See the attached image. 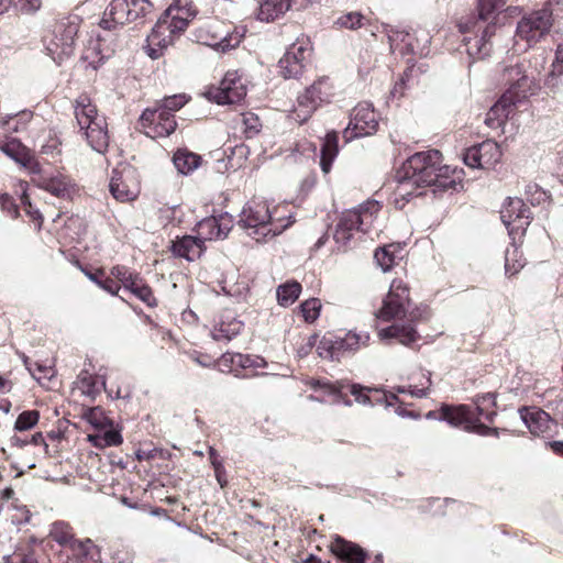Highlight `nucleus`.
<instances>
[{
    "instance_id": "f257e3e1",
    "label": "nucleus",
    "mask_w": 563,
    "mask_h": 563,
    "mask_svg": "<svg viewBox=\"0 0 563 563\" xmlns=\"http://www.w3.org/2000/svg\"><path fill=\"white\" fill-rule=\"evenodd\" d=\"M450 173H454L446 165H442V154L438 150L418 152L411 155L396 172L398 181L397 194L402 203L410 201L413 196H421L422 192L415 194V189L431 187L434 196L449 190H455L460 185Z\"/></svg>"
},
{
    "instance_id": "f03ea898",
    "label": "nucleus",
    "mask_w": 563,
    "mask_h": 563,
    "mask_svg": "<svg viewBox=\"0 0 563 563\" xmlns=\"http://www.w3.org/2000/svg\"><path fill=\"white\" fill-rule=\"evenodd\" d=\"M311 386L313 388L324 389L329 395L334 396L335 402H343L346 406H351L352 402L344 393L345 389L355 397V401L358 404L371 407L382 404H385L386 406L391 405L389 397L385 391L378 388L364 387L360 384L349 383L346 380H336L331 383L318 379L314 380Z\"/></svg>"
},
{
    "instance_id": "7ed1b4c3",
    "label": "nucleus",
    "mask_w": 563,
    "mask_h": 563,
    "mask_svg": "<svg viewBox=\"0 0 563 563\" xmlns=\"http://www.w3.org/2000/svg\"><path fill=\"white\" fill-rule=\"evenodd\" d=\"M553 13L550 7L533 10L522 15L517 23L516 36L529 46L540 42L553 25Z\"/></svg>"
},
{
    "instance_id": "20e7f679",
    "label": "nucleus",
    "mask_w": 563,
    "mask_h": 563,
    "mask_svg": "<svg viewBox=\"0 0 563 563\" xmlns=\"http://www.w3.org/2000/svg\"><path fill=\"white\" fill-rule=\"evenodd\" d=\"M312 45L307 37L297 38L290 44L278 62L279 74L285 79H298L311 62Z\"/></svg>"
},
{
    "instance_id": "39448f33",
    "label": "nucleus",
    "mask_w": 563,
    "mask_h": 563,
    "mask_svg": "<svg viewBox=\"0 0 563 563\" xmlns=\"http://www.w3.org/2000/svg\"><path fill=\"white\" fill-rule=\"evenodd\" d=\"M180 11V9L169 7L161 15L146 41L159 47H168L174 36L180 35L188 27L189 19L181 15ZM187 15H189L188 12Z\"/></svg>"
},
{
    "instance_id": "423d86ee",
    "label": "nucleus",
    "mask_w": 563,
    "mask_h": 563,
    "mask_svg": "<svg viewBox=\"0 0 563 563\" xmlns=\"http://www.w3.org/2000/svg\"><path fill=\"white\" fill-rule=\"evenodd\" d=\"M361 336L353 332H347L343 336L327 333L317 345L318 355L330 361H340L342 357L353 353L360 347Z\"/></svg>"
},
{
    "instance_id": "0eeeda50",
    "label": "nucleus",
    "mask_w": 563,
    "mask_h": 563,
    "mask_svg": "<svg viewBox=\"0 0 563 563\" xmlns=\"http://www.w3.org/2000/svg\"><path fill=\"white\" fill-rule=\"evenodd\" d=\"M32 183L36 187L64 200L73 199L77 191V184L73 178L59 172L55 174L48 173L41 165L38 166V173L32 175Z\"/></svg>"
},
{
    "instance_id": "6e6552de",
    "label": "nucleus",
    "mask_w": 563,
    "mask_h": 563,
    "mask_svg": "<svg viewBox=\"0 0 563 563\" xmlns=\"http://www.w3.org/2000/svg\"><path fill=\"white\" fill-rule=\"evenodd\" d=\"M272 216L266 203L254 202L243 208L238 224L244 229H252L253 232H251L250 235L256 241H261L272 232L268 228Z\"/></svg>"
},
{
    "instance_id": "1a4fd4ad",
    "label": "nucleus",
    "mask_w": 563,
    "mask_h": 563,
    "mask_svg": "<svg viewBox=\"0 0 563 563\" xmlns=\"http://www.w3.org/2000/svg\"><path fill=\"white\" fill-rule=\"evenodd\" d=\"M378 121L369 103H358L352 111L351 120L343 132L346 141L354 137L372 135L377 131Z\"/></svg>"
},
{
    "instance_id": "9d476101",
    "label": "nucleus",
    "mask_w": 563,
    "mask_h": 563,
    "mask_svg": "<svg viewBox=\"0 0 563 563\" xmlns=\"http://www.w3.org/2000/svg\"><path fill=\"white\" fill-rule=\"evenodd\" d=\"M207 98L218 104H235L246 96V88L235 73H227L218 87H210Z\"/></svg>"
},
{
    "instance_id": "9b49d317",
    "label": "nucleus",
    "mask_w": 563,
    "mask_h": 563,
    "mask_svg": "<svg viewBox=\"0 0 563 563\" xmlns=\"http://www.w3.org/2000/svg\"><path fill=\"white\" fill-rule=\"evenodd\" d=\"M140 123L143 128H148L152 131L153 137L168 136L177 128L174 114L162 104L145 109L140 117Z\"/></svg>"
},
{
    "instance_id": "f8f14e48",
    "label": "nucleus",
    "mask_w": 563,
    "mask_h": 563,
    "mask_svg": "<svg viewBox=\"0 0 563 563\" xmlns=\"http://www.w3.org/2000/svg\"><path fill=\"white\" fill-rule=\"evenodd\" d=\"M500 157L499 145L492 140L473 145L463 154L464 163L472 168H490L500 161Z\"/></svg>"
},
{
    "instance_id": "ddd939ff",
    "label": "nucleus",
    "mask_w": 563,
    "mask_h": 563,
    "mask_svg": "<svg viewBox=\"0 0 563 563\" xmlns=\"http://www.w3.org/2000/svg\"><path fill=\"white\" fill-rule=\"evenodd\" d=\"M77 31V25L73 23L56 26L53 37L46 45L48 55L54 62L60 64L65 57H69L73 54Z\"/></svg>"
},
{
    "instance_id": "4468645a",
    "label": "nucleus",
    "mask_w": 563,
    "mask_h": 563,
    "mask_svg": "<svg viewBox=\"0 0 563 563\" xmlns=\"http://www.w3.org/2000/svg\"><path fill=\"white\" fill-rule=\"evenodd\" d=\"M406 303H409V288L401 279H394L376 317L389 321L405 311Z\"/></svg>"
},
{
    "instance_id": "2eb2a0df",
    "label": "nucleus",
    "mask_w": 563,
    "mask_h": 563,
    "mask_svg": "<svg viewBox=\"0 0 563 563\" xmlns=\"http://www.w3.org/2000/svg\"><path fill=\"white\" fill-rule=\"evenodd\" d=\"M320 1L321 0H257L258 10L256 18L262 22H271L278 19L290 9L300 11Z\"/></svg>"
},
{
    "instance_id": "dca6fc26",
    "label": "nucleus",
    "mask_w": 563,
    "mask_h": 563,
    "mask_svg": "<svg viewBox=\"0 0 563 563\" xmlns=\"http://www.w3.org/2000/svg\"><path fill=\"white\" fill-rule=\"evenodd\" d=\"M500 219L510 231L523 229L529 225L531 219L530 209L520 198H508L500 210Z\"/></svg>"
},
{
    "instance_id": "f3484780",
    "label": "nucleus",
    "mask_w": 563,
    "mask_h": 563,
    "mask_svg": "<svg viewBox=\"0 0 563 563\" xmlns=\"http://www.w3.org/2000/svg\"><path fill=\"white\" fill-rule=\"evenodd\" d=\"M1 151L24 168L30 175L38 173L41 165L34 153L18 139H10L1 145Z\"/></svg>"
},
{
    "instance_id": "a211bd4d",
    "label": "nucleus",
    "mask_w": 563,
    "mask_h": 563,
    "mask_svg": "<svg viewBox=\"0 0 563 563\" xmlns=\"http://www.w3.org/2000/svg\"><path fill=\"white\" fill-rule=\"evenodd\" d=\"M504 79L509 85L506 92H511L515 101L522 102L529 95H531V80L525 74L522 64H516L507 67L504 73Z\"/></svg>"
},
{
    "instance_id": "6ab92c4d",
    "label": "nucleus",
    "mask_w": 563,
    "mask_h": 563,
    "mask_svg": "<svg viewBox=\"0 0 563 563\" xmlns=\"http://www.w3.org/2000/svg\"><path fill=\"white\" fill-rule=\"evenodd\" d=\"M363 207L360 209L347 210L342 213L336 223L333 238L336 243L346 246L353 235V231H363Z\"/></svg>"
},
{
    "instance_id": "aec40b11",
    "label": "nucleus",
    "mask_w": 563,
    "mask_h": 563,
    "mask_svg": "<svg viewBox=\"0 0 563 563\" xmlns=\"http://www.w3.org/2000/svg\"><path fill=\"white\" fill-rule=\"evenodd\" d=\"M322 85V81L313 82L298 97L297 117L301 122L307 121L328 97L321 89Z\"/></svg>"
},
{
    "instance_id": "412c9836",
    "label": "nucleus",
    "mask_w": 563,
    "mask_h": 563,
    "mask_svg": "<svg viewBox=\"0 0 563 563\" xmlns=\"http://www.w3.org/2000/svg\"><path fill=\"white\" fill-rule=\"evenodd\" d=\"M212 26L206 25L200 27L196 33V38L203 45L214 47L218 51L227 52L231 48L236 47L241 42V36L229 34L218 35L211 32Z\"/></svg>"
},
{
    "instance_id": "4be33fe9",
    "label": "nucleus",
    "mask_w": 563,
    "mask_h": 563,
    "mask_svg": "<svg viewBox=\"0 0 563 563\" xmlns=\"http://www.w3.org/2000/svg\"><path fill=\"white\" fill-rule=\"evenodd\" d=\"M518 412L522 422L533 435H540L550 430L551 417L544 410L537 407H521Z\"/></svg>"
},
{
    "instance_id": "5701e85b",
    "label": "nucleus",
    "mask_w": 563,
    "mask_h": 563,
    "mask_svg": "<svg viewBox=\"0 0 563 563\" xmlns=\"http://www.w3.org/2000/svg\"><path fill=\"white\" fill-rule=\"evenodd\" d=\"M519 101H515L511 92H505L486 114L485 124L490 129L500 128L509 117L512 107H516Z\"/></svg>"
},
{
    "instance_id": "b1692460",
    "label": "nucleus",
    "mask_w": 563,
    "mask_h": 563,
    "mask_svg": "<svg viewBox=\"0 0 563 563\" xmlns=\"http://www.w3.org/2000/svg\"><path fill=\"white\" fill-rule=\"evenodd\" d=\"M132 175L133 170L130 167H124L122 170H112L109 190L118 201L126 202L136 198V192L126 183Z\"/></svg>"
},
{
    "instance_id": "393cba45",
    "label": "nucleus",
    "mask_w": 563,
    "mask_h": 563,
    "mask_svg": "<svg viewBox=\"0 0 563 563\" xmlns=\"http://www.w3.org/2000/svg\"><path fill=\"white\" fill-rule=\"evenodd\" d=\"M205 250L206 246L202 241L192 235L177 238L170 246L174 256L186 258L188 262L200 258Z\"/></svg>"
},
{
    "instance_id": "a878e982",
    "label": "nucleus",
    "mask_w": 563,
    "mask_h": 563,
    "mask_svg": "<svg viewBox=\"0 0 563 563\" xmlns=\"http://www.w3.org/2000/svg\"><path fill=\"white\" fill-rule=\"evenodd\" d=\"M474 410L467 405H442L440 408V420L446 421L452 427H463L470 423Z\"/></svg>"
},
{
    "instance_id": "bb28decb",
    "label": "nucleus",
    "mask_w": 563,
    "mask_h": 563,
    "mask_svg": "<svg viewBox=\"0 0 563 563\" xmlns=\"http://www.w3.org/2000/svg\"><path fill=\"white\" fill-rule=\"evenodd\" d=\"M331 550L343 563H365L366 552L357 544L345 541L341 537H336Z\"/></svg>"
},
{
    "instance_id": "cd10ccee",
    "label": "nucleus",
    "mask_w": 563,
    "mask_h": 563,
    "mask_svg": "<svg viewBox=\"0 0 563 563\" xmlns=\"http://www.w3.org/2000/svg\"><path fill=\"white\" fill-rule=\"evenodd\" d=\"M86 139L91 148L100 154L107 152L109 135L106 119H98L97 122L84 129Z\"/></svg>"
},
{
    "instance_id": "c85d7f7f",
    "label": "nucleus",
    "mask_w": 563,
    "mask_h": 563,
    "mask_svg": "<svg viewBox=\"0 0 563 563\" xmlns=\"http://www.w3.org/2000/svg\"><path fill=\"white\" fill-rule=\"evenodd\" d=\"M75 117L80 130L102 119L98 115L97 107L91 103L89 96L80 95L75 101Z\"/></svg>"
},
{
    "instance_id": "c756f323",
    "label": "nucleus",
    "mask_w": 563,
    "mask_h": 563,
    "mask_svg": "<svg viewBox=\"0 0 563 563\" xmlns=\"http://www.w3.org/2000/svg\"><path fill=\"white\" fill-rule=\"evenodd\" d=\"M339 154V135L335 131L328 132L320 150V167L324 174L330 173L332 163Z\"/></svg>"
},
{
    "instance_id": "7c9ffc66",
    "label": "nucleus",
    "mask_w": 563,
    "mask_h": 563,
    "mask_svg": "<svg viewBox=\"0 0 563 563\" xmlns=\"http://www.w3.org/2000/svg\"><path fill=\"white\" fill-rule=\"evenodd\" d=\"M382 340L396 339L404 345H410L419 338L418 332L411 325L393 324L378 332Z\"/></svg>"
},
{
    "instance_id": "2f4dec72",
    "label": "nucleus",
    "mask_w": 563,
    "mask_h": 563,
    "mask_svg": "<svg viewBox=\"0 0 563 563\" xmlns=\"http://www.w3.org/2000/svg\"><path fill=\"white\" fill-rule=\"evenodd\" d=\"M201 161L200 155L189 152L188 150H178L173 157L176 169L183 175H188L197 169Z\"/></svg>"
},
{
    "instance_id": "473e14b6",
    "label": "nucleus",
    "mask_w": 563,
    "mask_h": 563,
    "mask_svg": "<svg viewBox=\"0 0 563 563\" xmlns=\"http://www.w3.org/2000/svg\"><path fill=\"white\" fill-rule=\"evenodd\" d=\"M124 288L130 290L147 306H156V299L153 295L152 288L139 276V274H135L130 280H128Z\"/></svg>"
},
{
    "instance_id": "72a5a7b5",
    "label": "nucleus",
    "mask_w": 563,
    "mask_h": 563,
    "mask_svg": "<svg viewBox=\"0 0 563 563\" xmlns=\"http://www.w3.org/2000/svg\"><path fill=\"white\" fill-rule=\"evenodd\" d=\"M106 15L110 16L114 24L119 25L135 21V14L131 13L128 0H112Z\"/></svg>"
},
{
    "instance_id": "f704fd0d",
    "label": "nucleus",
    "mask_w": 563,
    "mask_h": 563,
    "mask_svg": "<svg viewBox=\"0 0 563 563\" xmlns=\"http://www.w3.org/2000/svg\"><path fill=\"white\" fill-rule=\"evenodd\" d=\"M243 322L233 318L232 320L225 322L221 321L214 329L211 331V335L216 341H231L235 338L243 329Z\"/></svg>"
},
{
    "instance_id": "c9c22d12",
    "label": "nucleus",
    "mask_w": 563,
    "mask_h": 563,
    "mask_svg": "<svg viewBox=\"0 0 563 563\" xmlns=\"http://www.w3.org/2000/svg\"><path fill=\"white\" fill-rule=\"evenodd\" d=\"M301 292V285L296 282H287L279 285L276 290L278 303L284 307L292 305Z\"/></svg>"
},
{
    "instance_id": "e433bc0d",
    "label": "nucleus",
    "mask_w": 563,
    "mask_h": 563,
    "mask_svg": "<svg viewBox=\"0 0 563 563\" xmlns=\"http://www.w3.org/2000/svg\"><path fill=\"white\" fill-rule=\"evenodd\" d=\"M455 504L453 498L449 497H428L422 500L419 505V508L424 514H430L432 516H442L445 515V508L450 505Z\"/></svg>"
},
{
    "instance_id": "4c0bfd02",
    "label": "nucleus",
    "mask_w": 563,
    "mask_h": 563,
    "mask_svg": "<svg viewBox=\"0 0 563 563\" xmlns=\"http://www.w3.org/2000/svg\"><path fill=\"white\" fill-rule=\"evenodd\" d=\"M505 5V0H477L476 16L474 27L478 21L487 22L495 18V13Z\"/></svg>"
},
{
    "instance_id": "58836bf2",
    "label": "nucleus",
    "mask_w": 563,
    "mask_h": 563,
    "mask_svg": "<svg viewBox=\"0 0 563 563\" xmlns=\"http://www.w3.org/2000/svg\"><path fill=\"white\" fill-rule=\"evenodd\" d=\"M49 537L62 547H70L75 542L71 527L64 521H56L52 525Z\"/></svg>"
},
{
    "instance_id": "ea45409f",
    "label": "nucleus",
    "mask_w": 563,
    "mask_h": 563,
    "mask_svg": "<svg viewBox=\"0 0 563 563\" xmlns=\"http://www.w3.org/2000/svg\"><path fill=\"white\" fill-rule=\"evenodd\" d=\"M198 239L202 241L205 245L206 241L222 239L220 232H218L217 217L205 218L197 223Z\"/></svg>"
},
{
    "instance_id": "a19ab883",
    "label": "nucleus",
    "mask_w": 563,
    "mask_h": 563,
    "mask_svg": "<svg viewBox=\"0 0 563 563\" xmlns=\"http://www.w3.org/2000/svg\"><path fill=\"white\" fill-rule=\"evenodd\" d=\"M32 117V111L23 110L15 114H8L0 125L8 131L20 132L31 121Z\"/></svg>"
},
{
    "instance_id": "79ce46f5",
    "label": "nucleus",
    "mask_w": 563,
    "mask_h": 563,
    "mask_svg": "<svg viewBox=\"0 0 563 563\" xmlns=\"http://www.w3.org/2000/svg\"><path fill=\"white\" fill-rule=\"evenodd\" d=\"M463 42L466 53L473 58L482 59L490 53V44L481 36H475L474 38L464 37Z\"/></svg>"
},
{
    "instance_id": "37998d69",
    "label": "nucleus",
    "mask_w": 563,
    "mask_h": 563,
    "mask_svg": "<svg viewBox=\"0 0 563 563\" xmlns=\"http://www.w3.org/2000/svg\"><path fill=\"white\" fill-rule=\"evenodd\" d=\"M397 249L398 246L396 244H389L383 247H378L375 251L374 258L383 272H388L394 266L396 258L395 253Z\"/></svg>"
},
{
    "instance_id": "c03bdc74",
    "label": "nucleus",
    "mask_w": 563,
    "mask_h": 563,
    "mask_svg": "<svg viewBox=\"0 0 563 563\" xmlns=\"http://www.w3.org/2000/svg\"><path fill=\"white\" fill-rule=\"evenodd\" d=\"M477 20L476 14L472 18H470L466 22H461L459 24L460 31L462 33H466L470 31H477L482 32L481 37L489 43V38L495 34L496 26L494 23H487L485 26H482L481 23H484L483 21H478V24L476 27H474V22Z\"/></svg>"
},
{
    "instance_id": "a18cd8bd",
    "label": "nucleus",
    "mask_w": 563,
    "mask_h": 563,
    "mask_svg": "<svg viewBox=\"0 0 563 563\" xmlns=\"http://www.w3.org/2000/svg\"><path fill=\"white\" fill-rule=\"evenodd\" d=\"M84 273L91 282L97 284L101 289L106 290L111 295L118 294L120 285L111 277H104V273L102 269H98L95 273L84 271Z\"/></svg>"
},
{
    "instance_id": "49530a36",
    "label": "nucleus",
    "mask_w": 563,
    "mask_h": 563,
    "mask_svg": "<svg viewBox=\"0 0 563 563\" xmlns=\"http://www.w3.org/2000/svg\"><path fill=\"white\" fill-rule=\"evenodd\" d=\"M82 417L98 430H103L112 424L111 420L104 416V411L100 407L85 409Z\"/></svg>"
},
{
    "instance_id": "de8ad7c7",
    "label": "nucleus",
    "mask_w": 563,
    "mask_h": 563,
    "mask_svg": "<svg viewBox=\"0 0 563 563\" xmlns=\"http://www.w3.org/2000/svg\"><path fill=\"white\" fill-rule=\"evenodd\" d=\"M40 419V412L37 410H25L21 412L14 423V430L26 431L33 428Z\"/></svg>"
},
{
    "instance_id": "09e8293b",
    "label": "nucleus",
    "mask_w": 563,
    "mask_h": 563,
    "mask_svg": "<svg viewBox=\"0 0 563 563\" xmlns=\"http://www.w3.org/2000/svg\"><path fill=\"white\" fill-rule=\"evenodd\" d=\"M236 357L235 367L238 369L260 368L267 365L266 361L258 355L238 353Z\"/></svg>"
},
{
    "instance_id": "8fccbe9b",
    "label": "nucleus",
    "mask_w": 563,
    "mask_h": 563,
    "mask_svg": "<svg viewBox=\"0 0 563 563\" xmlns=\"http://www.w3.org/2000/svg\"><path fill=\"white\" fill-rule=\"evenodd\" d=\"M365 16L360 12H349L336 20V24L349 30H356L364 25Z\"/></svg>"
},
{
    "instance_id": "3c124183",
    "label": "nucleus",
    "mask_w": 563,
    "mask_h": 563,
    "mask_svg": "<svg viewBox=\"0 0 563 563\" xmlns=\"http://www.w3.org/2000/svg\"><path fill=\"white\" fill-rule=\"evenodd\" d=\"M300 308L305 320L307 322H313L319 317L321 302L318 298H310L303 301Z\"/></svg>"
},
{
    "instance_id": "603ef678",
    "label": "nucleus",
    "mask_w": 563,
    "mask_h": 563,
    "mask_svg": "<svg viewBox=\"0 0 563 563\" xmlns=\"http://www.w3.org/2000/svg\"><path fill=\"white\" fill-rule=\"evenodd\" d=\"M243 125H244V133L246 137H253L255 136L262 128V123L260 118L254 113H243Z\"/></svg>"
},
{
    "instance_id": "864d4df0",
    "label": "nucleus",
    "mask_w": 563,
    "mask_h": 563,
    "mask_svg": "<svg viewBox=\"0 0 563 563\" xmlns=\"http://www.w3.org/2000/svg\"><path fill=\"white\" fill-rule=\"evenodd\" d=\"M544 87L553 93L561 92L563 90V71L551 68L549 74L544 78Z\"/></svg>"
},
{
    "instance_id": "5fc2aeb1",
    "label": "nucleus",
    "mask_w": 563,
    "mask_h": 563,
    "mask_svg": "<svg viewBox=\"0 0 563 563\" xmlns=\"http://www.w3.org/2000/svg\"><path fill=\"white\" fill-rule=\"evenodd\" d=\"M131 13L135 14V21L145 18L152 11L150 0H128Z\"/></svg>"
},
{
    "instance_id": "6e6d98bb",
    "label": "nucleus",
    "mask_w": 563,
    "mask_h": 563,
    "mask_svg": "<svg viewBox=\"0 0 563 563\" xmlns=\"http://www.w3.org/2000/svg\"><path fill=\"white\" fill-rule=\"evenodd\" d=\"M238 353H223L219 360L218 364L223 367L222 371L234 372V376L238 378H245V375H242L241 372L235 367Z\"/></svg>"
},
{
    "instance_id": "4d7b16f0",
    "label": "nucleus",
    "mask_w": 563,
    "mask_h": 563,
    "mask_svg": "<svg viewBox=\"0 0 563 563\" xmlns=\"http://www.w3.org/2000/svg\"><path fill=\"white\" fill-rule=\"evenodd\" d=\"M527 200L532 205H540L548 199L547 192L537 184H529L526 187Z\"/></svg>"
},
{
    "instance_id": "13d9d810",
    "label": "nucleus",
    "mask_w": 563,
    "mask_h": 563,
    "mask_svg": "<svg viewBox=\"0 0 563 563\" xmlns=\"http://www.w3.org/2000/svg\"><path fill=\"white\" fill-rule=\"evenodd\" d=\"M474 410L476 411V415H483L485 407L492 408L496 406V395L493 393L477 395L474 398Z\"/></svg>"
},
{
    "instance_id": "bf43d9fd",
    "label": "nucleus",
    "mask_w": 563,
    "mask_h": 563,
    "mask_svg": "<svg viewBox=\"0 0 563 563\" xmlns=\"http://www.w3.org/2000/svg\"><path fill=\"white\" fill-rule=\"evenodd\" d=\"M187 103V99L185 95H174L169 97H165L162 101V106L170 111L172 114L183 108Z\"/></svg>"
},
{
    "instance_id": "052dcab7",
    "label": "nucleus",
    "mask_w": 563,
    "mask_h": 563,
    "mask_svg": "<svg viewBox=\"0 0 563 563\" xmlns=\"http://www.w3.org/2000/svg\"><path fill=\"white\" fill-rule=\"evenodd\" d=\"M4 563H36V559L32 551H18L11 555L3 556Z\"/></svg>"
},
{
    "instance_id": "680f3d73",
    "label": "nucleus",
    "mask_w": 563,
    "mask_h": 563,
    "mask_svg": "<svg viewBox=\"0 0 563 563\" xmlns=\"http://www.w3.org/2000/svg\"><path fill=\"white\" fill-rule=\"evenodd\" d=\"M0 207L2 211L7 212L12 218H16L19 216V207L14 199L8 194L0 195Z\"/></svg>"
},
{
    "instance_id": "e2e57ef3",
    "label": "nucleus",
    "mask_w": 563,
    "mask_h": 563,
    "mask_svg": "<svg viewBox=\"0 0 563 563\" xmlns=\"http://www.w3.org/2000/svg\"><path fill=\"white\" fill-rule=\"evenodd\" d=\"M104 443L108 446H117L122 443L123 439L119 430L111 427L103 429L102 432Z\"/></svg>"
},
{
    "instance_id": "0e129e2a",
    "label": "nucleus",
    "mask_w": 563,
    "mask_h": 563,
    "mask_svg": "<svg viewBox=\"0 0 563 563\" xmlns=\"http://www.w3.org/2000/svg\"><path fill=\"white\" fill-rule=\"evenodd\" d=\"M218 232L221 233L222 239H225L233 227V219L229 213H222L217 217Z\"/></svg>"
},
{
    "instance_id": "69168bd1",
    "label": "nucleus",
    "mask_w": 563,
    "mask_h": 563,
    "mask_svg": "<svg viewBox=\"0 0 563 563\" xmlns=\"http://www.w3.org/2000/svg\"><path fill=\"white\" fill-rule=\"evenodd\" d=\"M489 428L486 424L482 423L478 418L475 417L473 412L470 423L466 424L467 432H475L481 435H489Z\"/></svg>"
},
{
    "instance_id": "338daca9",
    "label": "nucleus",
    "mask_w": 563,
    "mask_h": 563,
    "mask_svg": "<svg viewBox=\"0 0 563 563\" xmlns=\"http://www.w3.org/2000/svg\"><path fill=\"white\" fill-rule=\"evenodd\" d=\"M15 3V0H13ZM20 4V11L25 14H33L41 9V0H16V5Z\"/></svg>"
},
{
    "instance_id": "774afa93",
    "label": "nucleus",
    "mask_w": 563,
    "mask_h": 563,
    "mask_svg": "<svg viewBox=\"0 0 563 563\" xmlns=\"http://www.w3.org/2000/svg\"><path fill=\"white\" fill-rule=\"evenodd\" d=\"M111 275L120 280L123 286H125L128 280H130L135 275V273L130 272L125 266L118 265L111 268Z\"/></svg>"
}]
</instances>
